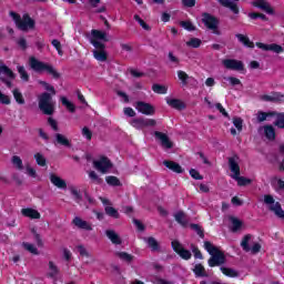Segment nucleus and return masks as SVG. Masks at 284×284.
Wrapping results in <instances>:
<instances>
[{
	"instance_id": "nucleus-1",
	"label": "nucleus",
	"mask_w": 284,
	"mask_h": 284,
	"mask_svg": "<svg viewBox=\"0 0 284 284\" xmlns=\"http://www.w3.org/2000/svg\"><path fill=\"white\" fill-rule=\"evenodd\" d=\"M89 41L95 48V50H93L94 59L101 62L108 61V52H105V43L110 41V39H108V32L93 29L91 30Z\"/></svg>"
},
{
	"instance_id": "nucleus-2",
	"label": "nucleus",
	"mask_w": 284,
	"mask_h": 284,
	"mask_svg": "<svg viewBox=\"0 0 284 284\" xmlns=\"http://www.w3.org/2000/svg\"><path fill=\"white\" fill-rule=\"evenodd\" d=\"M204 250L211 255L209 260L210 267H216L219 265H223L225 263V254L219 247L214 246L212 242L205 241L204 242Z\"/></svg>"
},
{
	"instance_id": "nucleus-3",
	"label": "nucleus",
	"mask_w": 284,
	"mask_h": 284,
	"mask_svg": "<svg viewBox=\"0 0 284 284\" xmlns=\"http://www.w3.org/2000/svg\"><path fill=\"white\" fill-rule=\"evenodd\" d=\"M29 65L34 72H45L47 74L53 77V79H59V77H61L52 64L39 61L34 57L29 58Z\"/></svg>"
},
{
	"instance_id": "nucleus-4",
	"label": "nucleus",
	"mask_w": 284,
	"mask_h": 284,
	"mask_svg": "<svg viewBox=\"0 0 284 284\" xmlns=\"http://www.w3.org/2000/svg\"><path fill=\"white\" fill-rule=\"evenodd\" d=\"M10 17L13 19L17 28L19 30H22V32H28V30H34V20L32 18H30V14L24 13L21 18V16H19V13L14 12V11H10Z\"/></svg>"
},
{
	"instance_id": "nucleus-5",
	"label": "nucleus",
	"mask_w": 284,
	"mask_h": 284,
	"mask_svg": "<svg viewBox=\"0 0 284 284\" xmlns=\"http://www.w3.org/2000/svg\"><path fill=\"white\" fill-rule=\"evenodd\" d=\"M39 108L43 114H54V101H52V94L44 92L38 97Z\"/></svg>"
},
{
	"instance_id": "nucleus-6",
	"label": "nucleus",
	"mask_w": 284,
	"mask_h": 284,
	"mask_svg": "<svg viewBox=\"0 0 284 284\" xmlns=\"http://www.w3.org/2000/svg\"><path fill=\"white\" fill-rule=\"evenodd\" d=\"M264 203L268 205V210L277 216V219L284 220V211L281 206V203L274 201V196L272 195H264Z\"/></svg>"
},
{
	"instance_id": "nucleus-7",
	"label": "nucleus",
	"mask_w": 284,
	"mask_h": 284,
	"mask_svg": "<svg viewBox=\"0 0 284 284\" xmlns=\"http://www.w3.org/2000/svg\"><path fill=\"white\" fill-rule=\"evenodd\" d=\"M202 22L204 23L205 28H207V30L213 31V34H221L219 32V19H216L214 16L210 13H203Z\"/></svg>"
},
{
	"instance_id": "nucleus-8",
	"label": "nucleus",
	"mask_w": 284,
	"mask_h": 284,
	"mask_svg": "<svg viewBox=\"0 0 284 284\" xmlns=\"http://www.w3.org/2000/svg\"><path fill=\"white\" fill-rule=\"evenodd\" d=\"M130 124L132 128H135V130H145V128H154V125H156V120L136 118L131 120Z\"/></svg>"
},
{
	"instance_id": "nucleus-9",
	"label": "nucleus",
	"mask_w": 284,
	"mask_h": 284,
	"mask_svg": "<svg viewBox=\"0 0 284 284\" xmlns=\"http://www.w3.org/2000/svg\"><path fill=\"white\" fill-rule=\"evenodd\" d=\"M93 166L101 172V174H108L109 170L112 168V162L110 159L105 156H101L100 159L93 161Z\"/></svg>"
},
{
	"instance_id": "nucleus-10",
	"label": "nucleus",
	"mask_w": 284,
	"mask_h": 284,
	"mask_svg": "<svg viewBox=\"0 0 284 284\" xmlns=\"http://www.w3.org/2000/svg\"><path fill=\"white\" fill-rule=\"evenodd\" d=\"M256 48H260V50H263L264 52H275V54H281L284 52L283 47L276 43L265 44L263 42H256Z\"/></svg>"
},
{
	"instance_id": "nucleus-11",
	"label": "nucleus",
	"mask_w": 284,
	"mask_h": 284,
	"mask_svg": "<svg viewBox=\"0 0 284 284\" xmlns=\"http://www.w3.org/2000/svg\"><path fill=\"white\" fill-rule=\"evenodd\" d=\"M172 247L174 252H176V254H179V256H181V258H183L184 261H190V258H192V252L185 250V247H183V245L180 244L179 241H173Z\"/></svg>"
},
{
	"instance_id": "nucleus-12",
	"label": "nucleus",
	"mask_w": 284,
	"mask_h": 284,
	"mask_svg": "<svg viewBox=\"0 0 284 284\" xmlns=\"http://www.w3.org/2000/svg\"><path fill=\"white\" fill-rule=\"evenodd\" d=\"M261 101H266L267 103H283L284 94L278 91H273L271 94H263L260 97Z\"/></svg>"
},
{
	"instance_id": "nucleus-13",
	"label": "nucleus",
	"mask_w": 284,
	"mask_h": 284,
	"mask_svg": "<svg viewBox=\"0 0 284 284\" xmlns=\"http://www.w3.org/2000/svg\"><path fill=\"white\" fill-rule=\"evenodd\" d=\"M135 110L140 112L141 114H145L146 116H151L154 114V106L150 103H145L142 101L135 102L134 104Z\"/></svg>"
},
{
	"instance_id": "nucleus-14",
	"label": "nucleus",
	"mask_w": 284,
	"mask_h": 284,
	"mask_svg": "<svg viewBox=\"0 0 284 284\" xmlns=\"http://www.w3.org/2000/svg\"><path fill=\"white\" fill-rule=\"evenodd\" d=\"M222 63L226 70H235L241 72V70L244 69L243 62L241 60L225 59L222 61Z\"/></svg>"
},
{
	"instance_id": "nucleus-15",
	"label": "nucleus",
	"mask_w": 284,
	"mask_h": 284,
	"mask_svg": "<svg viewBox=\"0 0 284 284\" xmlns=\"http://www.w3.org/2000/svg\"><path fill=\"white\" fill-rule=\"evenodd\" d=\"M229 168L232 172L231 178L241 176V166H239V156L229 158Z\"/></svg>"
},
{
	"instance_id": "nucleus-16",
	"label": "nucleus",
	"mask_w": 284,
	"mask_h": 284,
	"mask_svg": "<svg viewBox=\"0 0 284 284\" xmlns=\"http://www.w3.org/2000/svg\"><path fill=\"white\" fill-rule=\"evenodd\" d=\"M252 6H254V8L263 10V12H266V14H274V9L270 4V2L265 0H255L252 2Z\"/></svg>"
},
{
	"instance_id": "nucleus-17",
	"label": "nucleus",
	"mask_w": 284,
	"mask_h": 284,
	"mask_svg": "<svg viewBox=\"0 0 284 284\" xmlns=\"http://www.w3.org/2000/svg\"><path fill=\"white\" fill-rule=\"evenodd\" d=\"M72 224L78 227V230H85L87 232H92V224L90 222L84 221L83 219L75 216L72 220Z\"/></svg>"
},
{
	"instance_id": "nucleus-18",
	"label": "nucleus",
	"mask_w": 284,
	"mask_h": 284,
	"mask_svg": "<svg viewBox=\"0 0 284 284\" xmlns=\"http://www.w3.org/2000/svg\"><path fill=\"white\" fill-rule=\"evenodd\" d=\"M154 136L158 138L159 141H161L162 148H165L166 150L172 149V142L170 141V138L168 136V134L155 131Z\"/></svg>"
},
{
	"instance_id": "nucleus-19",
	"label": "nucleus",
	"mask_w": 284,
	"mask_h": 284,
	"mask_svg": "<svg viewBox=\"0 0 284 284\" xmlns=\"http://www.w3.org/2000/svg\"><path fill=\"white\" fill-rule=\"evenodd\" d=\"M50 181H51L52 185H54L59 190H67L68 189V183L65 182V180L59 178L54 173L50 174Z\"/></svg>"
},
{
	"instance_id": "nucleus-20",
	"label": "nucleus",
	"mask_w": 284,
	"mask_h": 284,
	"mask_svg": "<svg viewBox=\"0 0 284 284\" xmlns=\"http://www.w3.org/2000/svg\"><path fill=\"white\" fill-rule=\"evenodd\" d=\"M105 236L109 239V241H111L113 245H121L123 243V240L114 230H106Z\"/></svg>"
},
{
	"instance_id": "nucleus-21",
	"label": "nucleus",
	"mask_w": 284,
	"mask_h": 284,
	"mask_svg": "<svg viewBox=\"0 0 284 284\" xmlns=\"http://www.w3.org/2000/svg\"><path fill=\"white\" fill-rule=\"evenodd\" d=\"M234 1L239 0H219V3H221L223 8H230L233 14H239V4Z\"/></svg>"
},
{
	"instance_id": "nucleus-22",
	"label": "nucleus",
	"mask_w": 284,
	"mask_h": 284,
	"mask_svg": "<svg viewBox=\"0 0 284 284\" xmlns=\"http://www.w3.org/2000/svg\"><path fill=\"white\" fill-rule=\"evenodd\" d=\"M21 214H22V216H26L27 219H32V220L41 219V213H39V211L31 209V207L22 209Z\"/></svg>"
},
{
	"instance_id": "nucleus-23",
	"label": "nucleus",
	"mask_w": 284,
	"mask_h": 284,
	"mask_svg": "<svg viewBox=\"0 0 284 284\" xmlns=\"http://www.w3.org/2000/svg\"><path fill=\"white\" fill-rule=\"evenodd\" d=\"M55 143L58 145H63V148H72V143L68 139V136L61 134V133H55L54 134Z\"/></svg>"
},
{
	"instance_id": "nucleus-24",
	"label": "nucleus",
	"mask_w": 284,
	"mask_h": 284,
	"mask_svg": "<svg viewBox=\"0 0 284 284\" xmlns=\"http://www.w3.org/2000/svg\"><path fill=\"white\" fill-rule=\"evenodd\" d=\"M163 165L176 174H183V168H181L180 164L174 161L165 160L163 161Z\"/></svg>"
},
{
	"instance_id": "nucleus-25",
	"label": "nucleus",
	"mask_w": 284,
	"mask_h": 284,
	"mask_svg": "<svg viewBox=\"0 0 284 284\" xmlns=\"http://www.w3.org/2000/svg\"><path fill=\"white\" fill-rule=\"evenodd\" d=\"M59 273H60L59 266H57L54 262L50 261L48 264V272H47L48 278H57V276H59Z\"/></svg>"
},
{
	"instance_id": "nucleus-26",
	"label": "nucleus",
	"mask_w": 284,
	"mask_h": 284,
	"mask_svg": "<svg viewBox=\"0 0 284 284\" xmlns=\"http://www.w3.org/2000/svg\"><path fill=\"white\" fill-rule=\"evenodd\" d=\"M166 103L174 110H185V104L179 99L166 98Z\"/></svg>"
},
{
	"instance_id": "nucleus-27",
	"label": "nucleus",
	"mask_w": 284,
	"mask_h": 284,
	"mask_svg": "<svg viewBox=\"0 0 284 284\" xmlns=\"http://www.w3.org/2000/svg\"><path fill=\"white\" fill-rule=\"evenodd\" d=\"M193 273L197 278H207L210 276L202 264H195Z\"/></svg>"
},
{
	"instance_id": "nucleus-28",
	"label": "nucleus",
	"mask_w": 284,
	"mask_h": 284,
	"mask_svg": "<svg viewBox=\"0 0 284 284\" xmlns=\"http://www.w3.org/2000/svg\"><path fill=\"white\" fill-rule=\"evenodd\" d=\"M260 130H264V134L268 141H274V139H276V131L274 130V126L265 125Z\"/></svg>"
},
{
	"instance_id": "nucleus-29",
	"label": "nucleus",
	"mask_w": 284,
	"mask_h": 284,
	"mask_svg": "<svg viewBox=\"0 0 284 284\" xmlns=\"http://www.w3.org/2000/svg\"><path fill=\"white\" fill-rule=\"evenodd\" d=\"M236 39L240 41V43H243L246 48H254V42L250 41V38L247 36L237 33Z\"/></svg>"
},
{
	"instance_id": "nucleus-30",
	"label": "nucleus",
	"mask_w": 284,
	"mask_h": 284,
	"mask_svg": "<svg viewBox=\"0 0 284 284\" xmlns=\"http://www.w3.org/2000/svg\"><path fill=\"white\" fill-rule=\"evenodd\" d=\"M17 70H18V74H20L21 81H23L24 83H28V81H30V74H28L26 67L18 65Z\"/></svg>"
},
{
	"instance_id": "nucleus-31",
	"label": "nucleus",
	"mask_w": 284,
	"mask_h": 284,
	"mask_svg": "<svg viewBox=\"0 0 284 284\" xmlns=\"http://www.w3.org/2000/svg\"><path fill=\"white\" fill-rule=\"evenodd\" d=\"M220 270L224 276H229L230 278H236V276H239V272H236L234 268L221 266Z\"/></svg>"
},
{
	"instance_id": "nucleus-32",
	"label": "nucleus",
	"mask_w": 284,
	"mask_h": 284,
	"mask_svg": "<svg viewBox=\"0 0 284 284\" xmlns=\"http://www.w3.org/2000/svg\"><path fill=\"white\" fill-rule=\"evenodd\" d=\"M146 245H149L152 252H159V242L154 237H145L144 239Z\"/></svg>"
},
{
	"instance_id": "nucleus-33",
	"label": "nucleus",
	"mask_w": 284,
	"mask_h": 284,
	"mask_svg": "<svg viewBox=\"0 0 284 284\" xmlns=\"http://www.w3.org/2000/svg\"><path fill=\"white\" fill-rule=\"evenodd\" d=\"M12 94L13 99L19 105H23L26 103V99H23V93H21L19 89H13Z\"/></svg>"
},
{
	"instance_id": "nucleus-34",
	"label": "nucleus",
	"mask_w": 284,
	"mask_h": 284,
	"mask_svg": "<svg viewBox=\"0 0 284 284\" xmlns=\"http://www.w3.org/2000/svg\"><path fill=\"white\" fill-rule=\"evenodd\" d=\"M0 74H4L8 79H14V72L8 68V65L0 63Z\"/></svg>"
},
{
	"instance_id": "nucleus-35",
	"label": "nucleus",
	"mask_w": 284,
	"mask_h": 284,
	"mask_svg": "<svg viewBox=\"0 0 284 284\" xmlns=\"http://www.w3.org/2000/svg\"><path fill=\"white\" fill-rule=\"evenodd\" d=\"M61 103L67 108V110H69V112H77V106L74 103L70 102L68 98L61 97Z\"/></svg>"
},
{
	"instance_id": "nucleus-36",
	"label": "nucleus",
	"mask_w": 284,
	"mask_h": 284,
	"mask_svg": "<svg viewBox=\"0 0 284 284\" xmlns=\"http://www.w3.org/2000/svg\"><path fill=\"white\" fill-rule=\"evenodd\" d=\"M174 216H175V221L180 223V225H187V215H185V213L180 211L175 213Z\"/></svg>"
},
{
	"instance_id": "nucleus-37",
	"label": "nucleus",
	"mask_w": 284,
	"mask_h": 284,
	"mask_svg": "<svg viewBox=\"0 0 284 284\" xmlns=\"http://www.w3.org/2000/svg\"><path fill=\"white\" fill-rule=\"evenodd\" d=\"M234 181H237V185H240L241 187L244 185H250V183H252L251 179H247L245 176H241V175H235L233 176Z\"/></svg>"
},
{
	"instance_id": "nucleus-38",
	"label": "nucleus",
	"mask_w": 284,
	"mask_h": 284,
	"mask_svg": "<svg viewBox=\"0 0 284 284\" xmlns=\"http://www.w3.org/2000/svg\"><path fill=\"white\" fill-rule=\"evenodd\" d=\"M11 163L17 170H23V160L19 155H13L11 158Z\"/></svg>"
},
{
	"instance_id": "nucleus-39",
	"label": "nucleus",
	"mask_w": 284,
	"mask_h": 284,
	"mask_svg": "<svg viewBox=\"0 0 284 284\" xmlns=\"http://www.w3.org/2000/svg\"><path fill=\"white\" fill-rule=\"evenodd\" d=\"M250 241H252V235L246 234L241 242V247L244 252H250Z\"/></svg>"
},
{
	"instance_id": "nucleus-40",
	"label": "nucleus",
	"mask_w": 284,
	"mask_h": 284,
	"mask_svg": "<svg viewBox=\"0 0 284 284\" xmlns=\"http://www.w3.org/2000/svg\"><path fill=\"white\" fill-rule=\"evenodd\" d=\"M231 223H232V232H239L241 227L243 226V222L236 217H231Z\"/></svg>"
},
{
	"instance_id": "nucleus-41",
	"label": "nucleus",
	"mask_w": 284,
	"mask_h": 284,
	"mask_svg": "<svg viewBox=\"0 0 284 284\" xmlns=\"http://www.w3.org/2000/svg\"><path fill=\"white\" fill-rule=\"evenodd\" d=\"M108 185H112L113 187H119L121 185V181L116 179V176L109 175L105 178Z\"/></svg>"
},
{
	"instance_id": "nucleus-42",
	"label": "nucleus",
	"mask_w": 284,
	"mask_h": 284,
	"mask_svg": "<svg viewBox=\"0 0 284 284\" xmlns=\"http://www.w3.org/2000/svg\"><path fill=\"white\" fill-rule=\"evenodd\" d=\"M104 212L105 214H108V216H111L112 219H119V211H116V209L112 206H105Z\"/></svg>"
},
{
	"instance_id": "nucleus-43",
	"label": "nucleus",
	"mask_w": 284,
	"mask_h": 284,
	"mask_svg": "<svg viewBox=\"0 0 284 284\" xmlns=\"http://www.w3.org/2000/svg\"><path fill=\"white\" fill-rule=\"evenodd\" d=\"M152 90L155 94H168V88L165 85L153 84Z\"/></svg>"
},
{
	"instance_id": "nucleus-44",
	"label": "nucleus",
	"mask_w": 284,
	"mask_h": 284,
	"mask_svg": "<svg viewBox=\"0 0 284 284\" xmlns=\"http://www.w3.org/2000/svg\"><path fill=\"white\" fill-rule=\"evenodd\" d=\"M34 159H36L37 164L40 165V168H45L47 160H45V156H43V154L36 153Z\"/></svg>"
},
{
	"instance_id": "nucleus-45",
	"label": "nucleus",
	"mask_w": 284,
	"mask_h": 284,
	"mask_svg": "<svg viewBox=\"0 0 284 284\" xmlns=\"http://www.w3.org/2000/svg\"><path fill=\"white\" fill-rule=\"evenodd\" d=\"M178 79H180L182 85H187V79H190V75L185 73V71H178Z\"/></svg>"
},
{
	"instance_id": "nucleus-46",
	"label": "nucleus",
	"mask_w": 284,
	"mask_h": 284,
	"mask_svg": "<svg viewBox=\"0 0 284 284\" xmlns=\"http://www.w3.org/2000/svg\"><path fill=\"white\" fill-rule=\"evenodd\" d=\"M24 250H27V252H30L31 254H39V250L37 248V246H34V244H30V243H23L22 244Z\"/></svg>"
},
{
	"instance_id": "nucleus-47",
	"label": "nucleus",
	"mask_w": 284,
	"mask_h": 284,
	"mask_svg": "<svg viewBox=\"0 0 284 284\" xmlns=\"http://www.w3.org/2000/svg\"><path fill=\"white\" fill-rule=\"evenodd\" d=\"M274 125H276L277 128H281V129L284 128V113L276 114V120L274 122Z\"/></svg>"
},
{
	"instance_id": "nucleus-48",
	"label": "nucleus",
	"mask_w": 284,
	"mask_h": 284,
	"mask_svg": "<svg viewBox=\"0 0 284 284\" xmlns=\"http://www.w3.org/2000/svg\"><path fill=\"white\" fill-rule=\"evenodd\" d=\"M39 83H40V85H43L44 90H47L48 92H51L52 97H54V94H57L54 87L50 85L48 82L39 81Z\"/></svg>"
},
{
	"instance_id": "nucleus-49",
	"label": "nucleus",
	"mask_w": 284,
	"mask_h": 284,
	"mask_svg": "<svg viewBox=\"0 0 284 284\" xmlns=\"http://www.w3.org/2000/svg\"><path fill=\"white\" fill-rule=\"evenodd\" d=\"M186 45H189V48H201V39L193 38L186 42Z\"/></svg>"
},
{
	"instance_id": "nucleus-50",
	"label": "nucleus",
	"mask_w": 284,
	"mask_h": 284,
	"mask_svg": "<svg viewBox=\"0 0 284 284\" xmlns=\"http://www.w3.org/2000/svg\"><path fill=\"white\" fill-rule=\"evenodd\" d=\"M233 125L236 128L239 132L243 131V119L241 118H234L233 119Z\"/></svg>"
},
{
	"instance_id": "nucleus-51",
	"label": "nucleus",
	"mask_w": 284,
	"mask_h": 284,
	"mask_svg": "<svg viewBox=\"0 0 284 284\" xmlns=\"http://www.w3.org/2000/svg\"><path fill=\"white\" fill-rule=\"evenodd\" d=\"M77 250H78L80 256H85L87 258H90V252H88V248H85V246L78 245Z\"/></svg>"
},
{
	"instance_id": "nucleus-52",
	"label": "nucleus",
	"mask_w": 284,
	"mask_h": 284,
	"mask_svg": "<svg viewBox=\"0 0 284 284\" xmlns=\"http://www.w3.org/2000/svg\"><path fill=\"white\" fill-rule=\"evenodd\" d=\"M82 136H84L87 141H92V131L88 126L82 128Z\"/></svg>"
},
{
	"instance_id": "nucleus-53",
	"label": "nucleus",
	"mask_w": 284,
	"mask_h": 284,
	"mask_svg": "<svg viewBox=\"0 0 284 284\" xmlns=\"http://www.w3.org/2000/svg\"><path fill=\"white\" fill-rule=\"evenodd\" d=\"M89 178L91 179V181H94V183H98V185L103 182V180H101V178H99V175L94 171L89 172Z\"/></svg>"
},
{
	"instance_id": "nucleus-54",
	"label": "nucleus",
	"mask_w": 284,
	"mask_h": 284,
	"mask_svg": "<svg viewBox=\"0 0 284 284\" xmlns=\"http://www.w3.org/2000/svg\"><path fill=\"white\" fill-rule=\"evenodd\" d=\"M70 192H71L72 196L74 197V200L77 201V203H79V201H81V199H82L81 192H79V190H77V187H71Z\"/></svg>"
},
{
	"instance_id": "nucleus-55",
	"label": "nucleus",
	"mask_w": 284,
	"mask_h": 284,
	"mask_svg": "<svg viewBox=\"0 0 284 284\" xmlns=\"http://www.w3.org/2000/svg\"><path fill=\"white\" fill-rule=\"evenodd\" d=\"M119 258H121L122 261H126V263L132 262V255L125 253V252H120L118 253Z\"/></svg>"
},
{
	"instance_id": "nucleus-56",
	"label": "nucleus",
	"mask_w": 284,
	"mask_h": 284,
	"mask_svg": "<svg viewBox=\"0 0 284 284\" xmlns=\"http://www.w3.org/2000/svg\"><path fill=\"white\" fill-rule=\"evenodd\" d=\"M181 26L182 28H184V30H189V32H192L195 30L194 24H192V22L190 21H182Z\"/></svg>"
},
{
	"instance_id": "nucleus-57",
	"label": "nucleus",
	"mask_w": 284,
	"mask_h": 284,
	"mask_svg": "<svg viewBox=\"0 0 284 284\" xmlns=\"http://www.w3.org/2000/svg\"><path fill=\"white\" fill-rule=\"evenodd\" d=\"M191 227L196 232L200 239H204L205 234H203V230H201L199 224H191Z\"/></svg>"
},
{
	"instance_id": "nucleus-58",
	"label": "nucleus",
	"mask_w": 284,
	"mask_h": 284,
	"mask_svg": "<svg viewBox=\"0 0 284 284\" xmlns=\"http://www.w3.org/2000/svg\"><path fill=\"white\" fill-rule=\"evenodd\" d=\"M17 43L19 48H21V50H28V41L26 40V38L18 39Z\"/></svg>"
},
{
	"instance_id": "nucleus-59",
	"label": "nucleus",
	"mask_w": 284,
	"mask_h": 284,
	"mask_svg": "<svg viewBox=\"0 0 284 284\" xmlns=\"http://www.w3.org/2000/svg\"><path fill=\"white\" fill-rule=\"evenodd\" d=\"M191 250H192V252H193L195 258H200V260L203 258V254L201 253V251L199 250V247H196V246H194V245H191Z\"/></svg>"
},
{
	"instance_id": "nucleus-60",
	"label": "nucleus",
	"mask_w": 284,
	"mask_h": 284,
	"mask_svg": "<svg viewBox=\"0 0 284 284\" xmlns=\"http://www.w3.org/2000/svg\"><path fill=\"white\" fill-rule=\"evenodd\" d=\"M48 123L52 128V130H54V132H59V124L57 123V120L49 118Z\"/></svg>"
},
{
	"instance_id": "nucleus-61",
	"label": "nucleus",
	"mask_w": 284,
	"mask_h": 284,
	"mask_svg": "<svg viewBox=\"0 0 284 284\" xmlns=\"http://www.w3.org/2000/svg\"><path fill=\"white\" fill-rule=\"evenodd\" d=\"M190 174H191L192 179H195V181H203V178L201 176V173H199V171L192 169L190 171Z\"/></svg>"
},
{
	"instance_id": "nucleus-62",
	"label": "nucleus",
	"mask_w": 284,
	"mask_h": 284,
	"mask_svg": "<svg viewBox=\"0 0 284 284\" xmlns=\"http://www.w3.org/2000/svg\"><path fill=\"white\" fill-rule=\"evenodd\" d=\"M0 103H3L4 105H10V97L3 94L0 91Z\"/></svg>"
},
{
	"instance_id": "nucleus-63",
	"label": "nucleus",
	"mask_w": 284,
	"mask_h": 284,
	"mask_svg": "<svg viewBox=\"0 0 284 284\" xmlns=\"http://www.w3.org/2000/svg\"><path fill=\"white\" fill-rule=\"evenodd\" d=\"M268 114L263 112V111H258L257 112V121L258 123H263V121L267 120Z\"/></svg>"
},
{
	"instance_id": "nucleus-64",
	"label": "nucleus",
	"mask_w": 284,
	"mask_h": 284,
	"mask_svg": "<svg viewBox=\"0 0 284 284\" xmlns=\"http://www.w3.org/2000/svg\"><path fill=\"white\" fill-rule=\"evenodd\" d=\"M27 174L28 176H31V179H37V170L30 165L27 166Z\"/></svg>"
}]
</instances>
